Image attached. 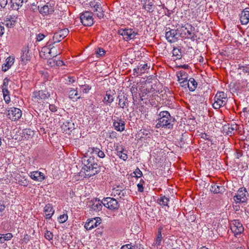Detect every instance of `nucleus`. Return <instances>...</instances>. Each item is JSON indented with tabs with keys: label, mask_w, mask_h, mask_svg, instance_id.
<instances>
[{
	"label": "nucleus",
	"mask_w": 249,
	"mask_h": 249,
	"mask_svg": "<svg viewBox=\"0 0 249 249\" xmlns=\"http://www.w3.org/2000/svg\"><path fill=\"white\" fill-rule=\"evenodd\" d=\"M80 21L84 26H91L94 23L93 14L86 11L80 14Z\"/></svg>",
	"instance_id": "obj_6"
},
{
	"label": "nucleus",
	"mask_w": 249,
	"mask_h": 249,
	"mask_svg": "<svg viewBox=\"0 0 249 249\" xmlns=\"http://www.w3.org/2000/svg\"><path fill=\"white\" fill-rule=\"evenodd\" d=\"M19 185L26 187L29 183V181L24 178H21L18 180Z\"/></svg>",
	"instance_id": "obj_41"
},
{
	"label": "nucleus",
	"mask_w": 249,
	"mask_h": 249,
	"mask_svg": "<svg viewBox=\"0 0 249 249\" xmlns=\"http://www.w3.org/2000/svg\"><path fill=\"white\" fill-rule=\"evenodd\" d=\"M3 97H4V100L5 102L7 104L9 103V102H10V97L9 95H4V96H3Z\"/></svg>",
	"instance_id": "obj_62"
},
{
	"label": "nucleus",
	"mask_w": 249,
	"mask_h": 249,
	"mask_svg": "<svg viewBox=\"0 0 249 249\" xmlns=\"http://www.w3.org/2000/svg\"><path fill=\"white\" fill-rule=\"evenodd\" d=\"M68 217V215L66 214H63L60 215L58 218L59 223H63L65 222L67 220Z\"/></svg>",
	"instance_id": "obj_45"
},
{
	"label": "nucleus",
	"mask_w": 249,
	"mask_h": 249,
	"mask_svg": "<svg viewBox=\"0 0 249 249\" xmlns=\"http://www.w3.org/2000/svg\"><path fill=\"white\" fill-rule=\"evenodd\" d=\"M44 212L46 214V218L49 219L53 215L54 211L53 210L52 205L48 204L44 208Z\"/></svg>",
	"instance_id": "obj_27"
},
{
	"label": "nucleus",
	"mask_w": 249,
	"mask_h": 249,
	"mask_svg": "<svg viewBox=\"0 0 249 249\" xmlns=\"http://www.w3.org/2000/svg\"><path fill=\"white\" fill-rule=\"evenodd\" d=\"M11 66H12V64H10V63H3V64L2 66V71H3L4 72L6 71L10 68Z\"/></svg>",
	"instance_id": "obj_47"
},
{
	"label": "nucleus",
	"mask_w": 249,
	"mask_h": 249,
	"mask_svg": "<svg viewBox=\"0 0 249 249\" xmlns=\"http://www.w3.org/2000/svg\"><path fill=\"white\" fill-rule=\"evenodd\" d=\"M194 29L191 24H187L178 29V32L182 38H190L192 40H195L196 36L193 32Z\"/></svg>",
	"instance_id": "obj_3"
},
{
	"label": "nucleus",
	"mask_w": 249,
	"mask_h": 249,
	"mask_svg": "<svg viewBox=\"0 0 249 249\" xmlns=\"http://www.w3.org/2000/svg\"><path fill=\"white\" fill-rule=\"evenodd\" d=\"M29 176L32 179L37 181H42L45 179L44 174L38 171L31 172Z\"/></svg>",
	"instance_id": "obj_19"
},
{
	"label": "nucleus",
	"mask_w": 249,
	"mask_h": 249,
	"mask_svg": "<svg viewBox=\"0 0 249 249\" xmlns=\"http://www.w3.org/2000/svg\"><path fill=\"white\" fill-rule=\"evenodd\" d=\"M131 244H126L122 246L120 249H132Z\"/></svg>",
	"instance_id": "obj_64"
},
{
	"label": "nucleus",
	"mask_w": 249,
	"mask_h": 249,
	"mask_svg": "<svg viewBox=\"0 0 249 249\" xmlns=\"http://www.w3.org/2000/svg\"><path fill=\"white\" fill-rule=\"evenodd\" d=\"M154 4L151 1H148L147 4L145 3L143 7V8L148 12H151L153 11L152 8Z\"/></svg>",
	"instance_id": "obj_39"
},
{
	"label": "nucleus",
	"mask_w": 249,
	"mask_h": 249,
	"mask_svg": "<svg viewBox=\"0 0 249 249\" xmlns=\"http://www.w3.org/2000/svg\"><path fill=\"white\" fill-rule=\"evenodd\" d=\"M65 63H53V65H50L49 64L47 65V67H46L47 69H48L49 67H58L62 66H65Z\"/></svg>",
	"instance_id": "obj_50"
},
{
	"label": "nucleus",
	"mask_w": 249,
	"mask_h": 249,
	"mask_svg": "<svg viewBox=\"0 0 249 249\" xmlns=\"http://www.w3.org/2000/svg\"><path fill=\"white\" fill-rule=\"evenodd\" d=\"M240 20L242 25H246L249 22V7L246 8L242 11Z\"/></svg>",
	"instance_id": "obj_18"
},
{
	"label": "nucleus",
	"mask_w": 249,
	"mask_h": 249,
	"mask_svg": "<svg viewBox=\"0 0 249 249\" xmlns=\"http://www.w3.org/2000/svg\"><path fill=\"white\" fill-rule=\"evenodd\" d=\"M15 60V58L14 56H8L6 59L5 62H14Z\"/></svg>",
	"instance_id": "obj_61"
},
{
	"label": "nucleus",
	"mask_w": 249,
	"mask_h": 249,
	"mask_svg": "<svg viewBox=\"0 0 249 249\" xmlns=\"http://www.w3.org/2000/svg\"><path fill=\"white\" fill-rule=\"evenodd\" d=\"M158 116V122L156 125V128L164 127L169 129L173 128L175 119L171 116L168 111H161Z\"/></svg>",
	"instance_id": "obj_2"
},
{
	"label": "nucleus",
	"mask_w": 249,
	"mask_h": 249,
	"mask_svg": "<svg viewBox=\"0 0 249 249\" xmlns=\"http://www.w3.org/2000/svg\"><path fill=\"white\" fill-rule=\"evenodd\" d=\"M81 89L84 93H87L89 91V88L88 85H83L81 86Z\"/></svg>",
	"instance_id": "obj_55"
},
{
	"label": "nucleus",
	"mask_w": 249,
	"mask_h": 249,
	"mask_svg": "<svg viewBox=\"0 0 249 249\" xmlns=\"http://www.w3.org/2000/svg\"><path fill=\"white\" fill-rule=\"evenodd\" d=\"M49 109L52 112H55L57 110L56 107L54 105H50Z\"/></svg>",
	"instance_id": "obj_59"
},
{
	"label": "nucleus",
	"mask_w": 249,
	"mask_h": 249,
	"mask_svg": "<svg viewBox=\"0 0 249 249\" xmlns=\"http://www.w3.org/2000/svg\"><path fill=\"white\" fill-rule=\"evenodd\" d=\"M9 81L10 80L9 78H8L7 77L3 79L2 88H8Z\"/></svg>",
	"instance_id": "obj_52"
},
{
	"label": "nucleus",
	"mask_w": 249,
	"mask_h": 249,
	"mask_svg": "<svg viewBox=\"0 0 249 249\" xmlns=\"http://www.w3.org/2000/svg\"><path fill=\"white\" fill-rule=\"evenodd\" d=\"M21 61L22 62L30 61L33 60L34 55L31 51L29 50V47H23L21 50Z\"/></svg>",
	"instance_id": "obj_9"
},
{
	"label": "nucleus",
	"mask_w": 249,
	"mask_h": 249,
	"mask_svg": "<svg viewBox=\"0 0 249 249\" xmlns=\"http://www.w3.org/2000/svg\"><path fill=\"white\" fill-rule=\"evenodd\" d=\"M178 29L177 30L173 29L170 30L169 31L166 32L165 37L168 42L171 43L175 42L178 39Z\"/></svg>",
	"instance_id": "obj_16"
},
{
	"label": "nucleus",
	"mask_w": 249,
	"mask_h": 249,
	"mask_svg": "<svg viewBox=\"0 0 249 249\" xmlns=\"http://www.w3.org/2000/svg\"><path fill=\"white\" fill-rule=\"evenodd\" d=\"M69 32V31L68 29L65 28L59 30L54 33L53 36V40L54 42H59L61 41L63 39H64L68 36Z\"/></svg>",
	"instance_id": "obj_14"
},
{
	"label": "nucleus",
	"mask_w": 249,
	"mask_h": 249,
	"mask_svg": "<svg viewBox=\"0 0 249 249\" xmlns=\"http://www.w3.org/2000/svg\"><path fill=\"white\" fill-rule=\"evenodd\" d=\"M137 187H138V191L139 192H141V193H142L144 191V188L143 187V184L141 182H140L138 184H137Z\"/></svg>",
	"instance_id": "obj_54"
},
{
	"label": "nucleus",
	"mask_w": 249,
	"mask_h": 249,
	"mask_svg": "<svg viewBox=\"0 0 249 249\" xmlns=\"http://www.w3.org/2000/svg\"><path fill=\"white\" fill-rule=\"evenodd\" d=\"M162 239L161 234V228H159L158 230V233L157 236V238L155 240V244L160 245L161 243Z\"/></svg>",
	"instance_id": "obj_37"
},
{
	"label": "nucleus",
	"mask_w": 249,
	"mask_h": 249,
	"mask_svg": "<svg viewBox=\"0 0 249 249\" xmlns=\"http://www.w3.org/2000/svg\"><path fill=\"white\" fill-rule=\"evenodd\" d=\"M187 73L184 71H180L177 72L178 81H181L183 77H187Z\"/></svg>",
	"instance_id": "obj_40"
},
{
	"label": "nucleus",
	"mask_w": 249,
	"mask_h": 249,
	"mask_svg": "<svg viewBox=\"0 0 249 249\" xmlns=\"http://www.w3.org/2000/svg\"><path fill=\"white\" fill-rule=\"evenodd\" d=\"M194 61H198L199 62H202L204 61L203 56L201 53H196L194 55L193 59Z\"/></svg>",
	"instance_id": "obj_38"
},
{
	"label": "nucleus",
	"mask_w": 249,
	"mask_h": 249,
	"mask_svg": "<svg viewBox=\"0 0 249 249\" xmlns=\"http://www.w3.org/2000/svg\"><path fill=\"white\" fill-rule=\"evenodd\" d=\"M101 221V219L99 217H96L92 219H88V221L86 223L84 227L87 230H91L100 224Z\"/></svg>",
	"instance_id": "obj_13"
},
{
	"label": "nucleus",
	"mask_w": 249,
	"mask_h": 249,
	"mask_svg": "<svg viewBox=\"0 0 249 249\" xmlns=\"http://www.w3.org/2000/svg\"><path fill=\"white\" fill-rule=\"evenodd\" d=\"M238 70L240 71L239 73L241 74V72L246 73L249 72V64L241 65V64L238 65Z\"/></svg>",
	"instance_id": "obj_35"
},
{
	"label": "nucleus",
	"mask_w": 249,
	"mask_h": 249,
	"mask_svg": "<svg viewBox=\"0 0 249 249\" xmlns=\"http://www.w3.org/2000/svg\"><path fill=\"white\" fill-rule=\"evenodd\" d=\"M64 129L65 130L72 131L74 129V124L71 121H67L63 124Z\"/></svg>",
	"instance_id": "obj_34"
},
{
	"label": "nucleus",
	"mask_w": 249,
	"mask_h": 249,
	"mask_svg": "<svg viewBox=\"0 0 249 249\" xmlns=\"http://www.w3.org/2000/svg\"><path fill=\"white\" fill-rule=\"evenodd\" d=\"M34 131L30 128L24 129L20 133L21 136L24 139L29 140L32 138L34 135Z\"/></svg>",
	"instance_id": "obj_21"
},
{
	"label": "nucleus",
	"mask_w": 249,
	"mask_h": 249,
	"mask_svg": "<svg viewBox=\"0 0 249 249\" xmlns=\"http://www.w3.org/2000/svg\"><path fill=\"white\" fill-rule=\"evenodd\" d=\"M53 233L50 231H47L45 233L44 237L45 238L48 240L49 241H50L53 239Z\"/></svg>",
	"instance_id": "obj_46"
},
{
	"label": "nucleus",
	"mask_w": 249,
	"mask_h": 249,
	"mask_svg": "<svg viewBox=\"0 0 249 249\" xmlns=\"http://www.w3.org/2000/svg\"><path fill=\"white\" fill-rule=\"evenodd\" d=\"M172 57V60L173 61H176L181 59L182 57V54L180 49L177 48H174L173 50V55Z\"/></svg>",
	"instance_id": "obj_28"
},
{
	"label": "nucleus",
	"mask_w": 249,
	"mask_h": 249,
	"mask_svg": "<svg viewBox=\"0 0 249 249\" xmlns=\"http://www.w3.org/2000/svg\"><path fill=\"white\" fill-rule=\"evenodd\" d=\"M181 87L186 88L188 86V80L185 81H178Z\"/></svg>",
	"instance_id": "obj_53"
},
{
	"label": "nucleus",
	"mask_w": 249,
	"mask_h": 249,
	"mask_svg": "<svg viewBox=\"0 0 249 249\" xmlns=\"http://www.w3.org/2000/svg\"><path fill=\"white\" fill-rule=\"evenodd\" d=\"M188 88L191 91H194L197 87V83L194 78H190L188 80Z\"/></svg>",
	"instance_id": "obj_32"
},
{
	"label": "nucleus",
	"mask_w": 249,
	"mask_h": 249,
	"mask_svg": "<svg viewBox=\"0 0 249 249\" xmlns=\"http://www.w3.org/2000/svg\"><path fill=\"white\" fill-rule=\"evenodd\" d=\"M210 191L214 194L223 193L225 191V188L220 184H213L211 186Z\"/></svg>",
	"instance_id": "obj_20"
},
{
	"label": "nucleus",
	"mask_w": 249,
	"mask_h": 249,
	"mask_svg": "<svg viewBox=\"0 0 249 249\" xmlns=\"http://www.w3.org/2000/svg\"><path fill=\"white\" fill-rule=\"evenodd\" d=\"M234 154L236 159H239L242 156V152L240 151H237Z\"/></svg>",
	"instance_id": "obj_60"
},
{
	"label": "nucleus",
	"mask_w": 249,
	"mask_h": 249,
	"mask_svg": "<svg viewBox=\"0 0 249 249\" xmlns=\"http://www.w3.org/2000/svg\"><path fill=\"white\" fill-rule=\"evenodd\" d=\"M22 115L21 110L18 108L12 107L8 110L7 117L12 121L18 120Z\"/></svg>",
	"instance_id": "obj_8"
},
{
	"label": "nucleus",
	"mask_w": 249,
	"mask_h": 249,
	"mask_svg": "<svg viewBox=\"0 0 249 249\" xmlns=\"http://www.w3.org/2000/svg\"><path fill=\"white\" fill-rule=\"evenodd\" d=\"M231 230L235 235L240 234L244 231V228L242 224L239 222L238 220H235L231 227Z\"/></svg>",
	"instance_id": "obj_17"
},
{
	"label": "nucleus",
	"mask_w": 249,
	"mask_h": 249,
	"mask_svg": "<svg viewBox=\"0 0 249 249\" xmlns=\"http://www.w3.org/2000/svg\"><path fill=\"white\" fill-rule=\"evenodd\" d=\"M102 205H103V200L100 201L99 199L96 198L92 202L91 208L95 212H98L102 210Z\"/></svg>",
	"instance_id": "obj_22"
},
{
	"label": "nucleus",
	"mask_w": 249,
	"mask_h": 249,
	"mask_svg": "<svg viewBox=\"0 0 249 249\" xmlns=\"http://www.w3.org/2000/svg\"><path fill=\"white\" fill-rule=\"evenodd\" d=\"M243 129L242 126L237 124L236 129L235 130V131H237L238 133H241Z\"/></svg>",
	"instance_id": "obj_63"
},
{
	"label": "nucleus",
	"mask_w": 249,
	"mask_h": 249,
	"mask_svg": "<svg viewBox=\"0 0 249 249\" xmlns=\"http://www.w3.org/2000/svg\"><path fill=\"white\" fill-rule=\"evenodd\" d=\"M132 174L134 175L133 177H135L137 178H141L142 176V172L138 168H137Z\"/></svg>",
	"instance_id": "obj_44"
},
{
	"label": "nucleus",
	"mask_w": 249,
	"mask_h": 249,
	"mask_svg": "<svg viewBox=\"0 0 249 249\" xmlns=\"http://www.w3.org/2000/svg\"><path fill=\"white\" fill-rule=\"evenodd\" d=\"M201 137L204 139L207 140L211 142L212 141L211 137L206 133L201 134Z\"/></svg>",
	"instance_id": "obj_57"
},
{
	"label": "nucleus",
	"mask_w": 249,
	"mask_h": 249,
	"mask_svg": "<svg viewBox=\"0 0 249 249\" xmlns=\"http://www.w3.org/2000/svg\"><path fill=\"white\" fill-rule=\"evenodd\" d=\"M78 95V92L75 89H71L69 92V96L70 98L74 99L75 97Z\"/></svg>",
	"instance_id": "obj_42"
},
{
	"label": "nucleus",
	"mask_w": 249,
	"mask_h": 249,
	"mask_svg": "<svg viewBox=\"0 0 249 249\" xmlns=\"http://www.w3.org/2000/svg\"><path fill=\"white\" fill-rule=\"evenodd\" d=\"M119 35L122 36L124 39L126 41H128L135 38L136 35H138V32L133 29L125 28L120 29L118 30Z\"/></svg>",
	"instance_id": "obj_5"
},
{
	"label": "nucleus",
	"mask_w": 249,
	"mask_h": 249,
	"mask_svg": "<svg viewBox=\"0 0 249 249\" xmlns=\"http://www.w3.org/2000/svg\"><path fill=\"white\" fill-rule=\"evenodd\" d=\"M169 201L170 199L169 197H166V196L162 195H160V198L158 199V202L160 205L163 206H168V207L169 206L168 204Z\"/></svg>",
	"instance_id": "obj_29"
},
{
	"label": "nucleus",
	"mask_w": 249,
	"mask_h": 249,
	"mask_svg": "<svg viewBox=\"0 0 249 249\" xmlns=\"http://www.w3.org/2000/svg\"><path fill=\"white\" fill-rule=\"evenodd\" d=\"M113 126L117 131H123L124 129L125 122L122 119H119L118 121H114Z\"/></svg>",
	"instance_id": "obj_23"
},
{
	"label": "nucleus",
	"mask_w": 249,
	"mask_h": 249,
	"mask_svg": "<svg viewBox=\"0 0 249 249\" xmlns=\"http://www.w3.org/2000/svg\"><path fill=\"white\" fill-rule=\"evenodd\" d=\"M100 3V0H94L90 2V6L93 8V9L96 8L97 4H99Z\"/></svg>",
	"instance_id": "obj_49"
},
{
	"label": "nucleus",
	"mask_w": 249,
	"mask_h": 249,
	"mask_svg": "<svg viewBox=\"0 0 249 249\" xmlns=\"http://www.w3.org/2000/svg\"><path fill=\"white\" fill-rule=\"evenodd\" d=\"M246 193V189H239L236 195L233 197L234 200L235 202L236 203L245 202L247 200Z\"/></svg>",
	"instance_id": "obj_12"
},
{
	"label": "nucleus",
	"mask_w": 249,
	"mask_h": 249,
	"mask_svg": "<svg viewBox=\"0 0 249 249\" xmlns=\"http://www.w3.org/2000/svg\"><path fill=\"white\" fill-rule=\"evenodd\" d=\"M142 134L141 137L143 138L144 137H148V135L150 134L149 131L144 130V129H141L140 131V134Z\"/></svg>",
	"instance_id": "obj_51"
},
{
	"label": "nucleus",
	"mask_w": 249,
	"mask_h": 249,
	"mask_svg": "<svg viewBox=\"0 0 249 249\" xmlns=\"http://www.w3.org/2000/svg\"><path fill=\"white\" fill-rule=\"evenodd\" d=\"M214 99L213 107L214 109H219L226 105L227 101V94L223 91H219L216 94Z\"/></svg>",
	"instance_id": "obj_4"
},
{
	"label": "nucleus",
	"mask_w": 249,
	"mask_h": 249,
	"mask_svg": "<svg viewBox=\"0 0 249 249\" xmlns=\"http://www.w3.org/2000/svg\"><path fill=\"white\" fill-rule=\"evenodd\" d=\"M95 14L99 18H101L104 17V12L101 7V3L97 4L95 8L93 9Z\"/></svg>",
	"instance_id": "obj_30"
},
{
	"label": "nucleus",
	"mask_w": 249,
	"mask_h": 249,
	"mask_svg": "<svg viewBox=\"0 0 249 249\" xmlns=\"http://www.w3.org/2000/svg\"><path fill=\"white\" fill-rule=\"evenodd\" d=\"M150 66H148L147 63H145L143 65H141L138 66L136 68L134 69V71L137 74L140 75L144 73L147 69H149Z\"/></svg>",
	"instance_id": "obj_26"
},
{
	"label": "nucleus",
	"mask_w": 249,
	"mask_h": 249,
	"mask_svg": "<svg viewBox=\"0 0 249 249\" xmlns=\"http://www.w3.org/2000/svg\"><path fill=\"white\" fill-rule=\"evenodd\" d=\"M84 166L82 168L86 176L91 177L100 172V166L94 160L93 157H90L87 160H82Z\"/></svg>",
	"instance_id": "obj_1"
},
{
	"label": "nucleus",
	"mask_w": 249,
	"mask_h": 249,
	"mask_svg": "<svg viewBox=\"0 0 249 249\" xmlns=\"http://www.w3.org/2000/svg\"><path fill=\"white\" fill-rule=\"evenodd\" d=\"M39 11L43 16H46L52 14L53 11V7L50 3H47L46 4L39 8L38 6Z\"/></svg>",
	"instance_id": "obj_15"
},
{
	"label": "nucleus",
	"mask_w": 249,
	"mask_h": 249,
	"mask_svg": "<svg viewBox=\"0 0 249 249\" xmlns=\"http://www.w3.org/2000/svg\"><path fill=\"white\" fill-rule=\"evenodd\" d=\"M24 0H11V7L14 10H18L22 5Z\"/></svg>",
	"instance_id": "obj_31"
},
{
	"label": "nucleus",
	"mask_w": 249,
	"mask_h": 249,
	"mask_svg": "<svg viewBox=\"0 0 249 249\" xmlns=\"http://www.w3.org/2000/svg\"><path fill=\"white\" fill-rule=\"evenodd\" d=\"M106 53V51L102 48H97L95 51L94 54L97 57L102 56Z\"/></svg>",
	"instance_id": "obj_36"
},
{
	"label": "nucleus",
	"mask_w": 249,
	"mask_h": 249,
	"mask_svg": "<svg viewBox=\"0 0 249 249\" xmlns=\"http://www.w3.org/2000/svg\"><path fill=\"white\" fill-rule=\"evenodd\" d=\"M117 155L119 156V157L120 159L123 160H125L127 159V154L125 153H124L122 150L118 151Z\"/></svg>",
	"instance_id": "obj_43"
},
{
	"label": "nucleus",
	"mask_w": 249,
	"mask_h": 249,
	"mask_svg": "<svg viewBox=\"0 0 249 249\" xmlns=\"http://www.w3.org/2000/svg\"><path fill=\"white\" fill-rule=\"evenodd\" d=\"M91 153L97 155L100 158H104L105 157V153L101 150L99 148L97 147L91 148Z\"/></svg>",
	"instance_id": "obj_33"
},
{
	"label": "nucleus",
	"mask_w": 249,
	"mask_h": 249,
	"mask_svg": "<svg viewBox=\"0 0 249 249\" xmlns=\"http://www.w3.org/2000/svg\"><path fill=\"white\" fill-rule=\"evenodd\" d=\"M7 0H0V9L4 8L7 4Z\"/></svg>",
	"instance_id": "obj_56"
},
{
	"label": "nucleus",
	"mask_w": 249,
	"mask_h": 249,
	"mask_svg": "<svg viewBox=\"0 0 249 249\" xmlns=\"http://www.w3.org/2000/svg\"><path fill=\"white\" fill-rule=\"evenodd\" d=\"M114 94L112 93L111 91H107L106 92V96L104 97L103 102L106 103L107 105H110L114 101Z\"/></svg>",
	"instance_id": "obj_25"
},
{
	"label": "nucleus",
	"mask_w": 249,
	"mask_h": 249,
	"mask_svg": "<svg viewBox=\"0 0 249 249\" xmlns=\"http://www.w3.org/2000/svg\"><path fill=\"white\" fill-rule=\"evenodd\" d=\"M2 235L5 241L10 240L13 237V235L11 233L2 234Z\"/></svg>",
	"instance_id": "obj_48"
},
{
	"label": "nucleus",
	"mask_w": 249,
	"mask_h": 249,
	"mask_svg": "<svg viewBox=\"0 0 249 249\" xmlns=\"http://www.w3.org/2000/svg\"><path fill=\"white\" fill-rule=\"evenodd\" d=\"M50 96L49 92L46 90H40L33 93L32 98L37 102L40 100H46Z\"/></svg>",
	"instance_id": "obj_10"
},
{
	"label": "nucleus",
	"mask_w": 249,
	"mask_h": 249,
	"mask_svg": "<svg viewBox=\"0 0 249 249\" xmlns=\"http://www.w3.org/2000/svg\"><path fill=\"white\" fill-rule=\"evenodd\" d=\"M119 102L118 105L122 108H127L129 106L128 95L124 92L119 93L117 96Z\"/></svg>",
	"instance_id": "obj_11"
},
{
	"label": "nucleus",
	"mask_w": 249,
	"mask_h": 249,
	"mask_svg": "<svg viewBox=\"0 0 249 249\" xmlns=\"http://www.w3.org/2000/svg\"><path fill=\"white\" fill-rule=\"evenodd\" d=\"M103 205L108 209L112 211L118 210L119 204L118 201L112 197H108L103 199Z\"/></svg>",
	"instance_id": "obj_7"
},
{
	"label": "nucleus",
	"mask_w": 249,
	"mask_h": 249,
	"mask_svg": "<svg viewBox=\"0 0 249 249\" xmlns=\"http://www.w3.org/2000/svg\"><path fill=\"white\" fill-rule=\"evenodd\" d=\"M236 127L237 124H231V125L229 124L225 125L223 127V131L226 132L227 134L231 135L232 134H234Z\"/></svg>",
	"instance_id": "obj_24"
},
{
	"label": "nucleus",
	"mask_w": 249,
	"mask_h": 249,
	"mask_svg": "<svg viewBox=\"0 0 249 249\" xmlns=\"http://www.w3.org/2000/svg\"><path fill=\"white\" fill-rule=\"evenodd\" d=\"M45 35L42 34H39L36 36V40L38 41H41L44 37Z\"/></svg>",
	"instance_id": "obj_58"
}]
</instances>
